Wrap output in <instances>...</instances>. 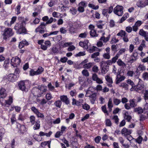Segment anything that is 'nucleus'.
Masks as SVG:
<instances>
[{"instance_id":"obj_20","label":"nucleus","mask_w":148,"mask_h":148,"mask_svg":"<svg viewBox=\"0 0 148 148\" xmlns=\"http://www.w3.org/2000/svg\"><path fill=\"white\" fill-rule=\"evenodd\" d=\"M89 100L91 103L92 104H94L97 99L96 94L95 93L93 94L92 95L89 96Z\"/></svg>"},{"instance_id":"obj_3","label":"nucleus","mask_w":148,"mask_h":148,"mask_svg":"<svg viewBox=\"0 0 148 148\" xmlns=\"http://www.w3.org/2000/svg\"><path fill=\"white\" fill-rule=\"evenodd\" d=\"M123 6L119 5H117L114 9V12L119 16L122 15L123 14Z\"/></svg>"},{"instance_id":"obj_49","label":"nucleus","mask_w":148,"mask_h":148,"mask_svg":"<svg viewBox=\"0 0 148 148\" xmlns=\"http://www.w3.org/2000/svg\"><path fill=\"white\" fill-rule=\"evenodd\" d=\"M83 108L87 110H89L90 108V106L87 103L82 104Z\"/></svg>"},{"instance_id":"obj_62","label":"nucleus","mask_w":148,"mask_h":148,"mask_svg":"<svg viewBox=\"0 0 148 148\" xmlns=\"http://www.w3.org/2000/svg\"><path fill=\"white\" fill-rule=\"evenodd\" d=\"M77 10L80 12L82 13L84 11V8L80 6H78V7L77 8Z\"/></svg>"},{"instance_id":"obj_50","label":"nucleus","mask_w":148,"mask_h":148,"mask_svg":"<svg viewBox=\"0 0 148 148\" xmlns=\"http://www.w3.org/2000/svg\"><path fill=\"white\" fill-rule=\"evenodd\" d=\"M125 49L123 48L121 49L119 51L116 55L119 57L120 55H121L125 52Z\"/></svg>"},{"instance_id":"obj_42","label":"nucleus","mask_w":148,"mask_h":148,"mask_svg":"<svg viewBox=\"0 0 148 148\" xmlns=\"http://www.w3.org/2000/svg\"><path fill=\"white\" fill-rule=\"evenodd\" d=\"M126 82L127 84L130 85L132 87H135V84L133 82L131 79H128L127 80Z\"/></svg>"},{"instance_id":"obj_60","label":"nucleus","mask_w":148,"mask_h":148,"mask_svg":"<svg viewBox=\"0 0 148 148\" xmlns=\"http://www.w3.org/2000/svg\"><path fill=\"white\" fill-rule=\"evenodd\" d=\"M51 51L53 53H58V49L56 47H53L51 49Z\"/></svg>"},{"instance_id":"obj_23","label":"nucleus","mask_w":148,"mask_h":148,"mask_svg":"<svg viewBox=\"0 0 148 148\" xmlns=\"http://www.w3.org/2000/svg\"><path fill=\"white\" fill-rule=\"evenodd\" d=\"M40 122L39 121H37L35 122V124L33 127V129L35 130H38L40 129Z\"/></svg>"},{"instance_id":"obj_46","label":"nucleus","mask_w":148,"mask_h":148,"mask_svg":"<svg viewBox=\"0 0 148 148\" xmlns=\"http://www.w3.org/2000/svg\"><path fill=\"white\" fill-rule=\"evenodd\" d=\"M143 140V138L141 136H139L136 139H135L136 142L139 144H140Z\"/></svg>"},{"instance_id":"obj_25","label":"nucleus","mask_w":148,"mask_h":148,"mask_svg":"<svg viewBox=\"0 0 148 148\" xmlns=\"http://www.w3.org/2000/svg\"><path fill=\"white\" fill-rule=\"evenodd\" d=\"M51 142V141H48L42 142L41 143V146L42 147H44L47 145H48V147L50 148Z\"/></svg>"},{"instance_id":"obj_1","label":"nucleus","mask_w":148,"mask_h":148,"mask_svg":"<svg viewBox=\"0 0 148 148\" xmlns=\"http://www.w3.org/2000/svg\"><path fill=\"white\" fill-rule=\"evenodd\" d=\"M25 25L24 22H21L20 23L17 24L15 26L14 28L18 32L19 34H25L26 33L27 30L25 27Z\"/></svg>"},{"instance_id":"obj_47","label":"nucleus","mask_w":148,"mask_h":148,"mask_svg":"<svg viewBox=\"0 0 148 148\" xmlns=\"http://www.w3.org/2000/svg\"><path fill=\"white\" fill-rule=\"evenodd\" d=\"M112 119L114 120L115 123L118 124L119 121V119L117 115L114 116L112 118Z\"/></svg>"},{"instance_id":"obj_51","label":"nucleus","mask_w":148,"mask_h":148,"mask_svg":"<svg viewBox=\"0 0 148 148\" xmlns=\"http://www.w3.org/2000/svg\"><path fill=\"white\" fill-rule=\"evenodd\" d=\"M101 109L103 112L105 113H106L107 115H108V111L106 110V105L102 106L101 107Z\"/></svg>"},{"instance_id":"obj_57","label":"nucleus","mask_w":148,"mask_h":148,"mask_svg":"<svg viewBox=\"0 0 148 148\" xmlns=\"http://www.w3.org/2000/svg\"><path fill=\"white\" fill-rule=\"evenodd\" d=\"M119 41V40L116 39L115 37H114L112 39L111 41V43L112 44L118 42Z\"/></svg>"},{"instance_id":"obj_19","label":"nucleus","mask_w":148,"mask_h":148,"mask_svg":"<svg viewBox=\"0 0 148 148\" xmlns=\"http://www.w3.org/2000/svg\"><path fill=\"white\" fill-rule=\"evenodd\" d=\"M129 102L130 105L132 108H134L137 106V103L136 101V99L135 98L130 100Z\"/></svg>"},{"instance_id":"obj_45","label":"nucleus","mask_w":148,"mask_h":148,"mask_svg":"<svg viewBox=\"0 0 148 148\" xmlns=\"http://www.w3.org/2000/svg\"><path fill=\"white\" fill-rule=\"evenodd\" d=\"M76 29L73 27H71L69 29V32L71 34H73L76 33Z\"/></svg>"},{"instance_id":"obj_5","label":"nucleus","mask_w":148,"mask_h":148,"mask_svg":"<svg viewBox=\"0 0 148 148\" xmlns=\"http://www.w3.org/2000/svg\"><path fill=\"white\" fill-rule=\"evenodd\" d=\"M13 33L12 32V29L10 28H6L5 29L4 31L3 35L5 36L4 38L6 39V37H9L12 36Z\"/></svg>"},{"instance_id":"obj_22","label":"nucleus","mask_w":148,"mask_h":148,"mask_svg":"<svg viewBox=\"0 0 148 148\" xmlns=\"http://www.w3.org/2000/svg\"><path fill=\"white\" fill-rule=\"evenodd\" d=\"M143 109L140 107L134 108V111L135 112H137L139 114H141L143 112Z\"/></svg>"},{"instance_id":"obj_17","label":"nucleus","mask_w":148,"mask_h":148,"mask_svg":"<svg viewBox=\"0 0 148 148\" xmlns=\"http://www.w3.org/2000/svg\"><path fill=\"white\" fill-rule=\"evenodd\" d=\"M101 32H103L102 36L100 38V40L103 41L104 42H106L109 40V39L110 38V36L109 35L106 38L104 36V35L105 34V32L103 31H101Z\"/></svg>"},{"instance_id":"obj_14","label":"nucleus","mask_w":148,"mask_h":148,"mask_svg":"<svg viewBox=\"0 0 148 148\" xmlns=\"http://www.w3.org/2000/svg\"><path fill=\"white\" fill-rule=\"evenodd\" d=\"M132 133L131 130H128L126 128H124L121 131V134L125 136L129 135Z\"/></svg>"},{"instance_id":"obj_9","label":"nucleus","mask_w":148,"mask_h":148,"mask_svg":"<svg viewBox=\"0 0 148 148\" xmlns=\"http://www.w3.org/2000/svg\"><path fill=\"white\" fill-rule=\"evenodd\" d=\"M3 100L0 99V102L2 106H6L7 105L8 106H9L10 105V104L12 102V98L11 97H10L9 99L8 100H4V103L3 102Z\"/></svg>"},{"instance_id":"obj_7","label":"nucleus","mask_w":148,"mask_h":148,"mask_svg":"<svg viewBox=\"0 0 148 148\" xmlns=\"http://www.w3.org/2000/svg\"><path fill=\"white\" fill-rule=\"evenodd\" d=\"M148 5V0H139L136 3L138 7L143 8Z\"/></svg>"},{"instance_id":"obj_59","label":"nucleus","mask_w":148,"mask_h":148,"mask_svg":"<svg viewBox=\"0 0 148 148\" xmlns=\"http://www.w3.org/2000/svg\"><path fill=\"white\" fill-rule=\"evenodd\" d=\"M132 30V28L130 26L127 27L125 28L126 31L128 33H131Z\"/></svg>"},{"instance_id":"obj_11","label":"nucleus","mask_w":148,"mask_h":148,"mask_svg":"<svg viewBox=\"0 0 148 148\" xmlns=\"http://www.w3.org/2000/svg\"><path fill=\"white\" fill-rule=\"evenodd\" d=\"M146 69V67L144 64H140L137 68L136 72V73L138 75H140L141 73L140 71H141L142 72L145 71Z\"/></svg>"},{"instance_id":"obj_6","label":"nucleus","mask_w":148,"mask_h":148,"mask_svg":"<svg viewBox=\"0 0 148 148\" xmlns=\"http://www.w3.org/2000/svg\"><path fill=\"white\" fill-rule=\"evenodd\" d=\"M101 73L103 74H105L109 70V66L106 64L105 61H102L101 62Z\"/></svg>"},{"instance_id":"obj_13","label":"nucleus","mask_w":148,"mask_h":148,"mask_svg":"<svg viewBox=\"0 0 148 148\" xmlns=\"http://www.w3.org/2000/svg\"><path fill=\"white\" fill-rule=\"evenodd\" d=\"M61 100L66 104L68 105L70 103V101L66 95H63L60 97Z\"/></svg>"},{"instance_id":"obj_15","label":"nucleus","mask_w":148,"mask_h":148,"mask_svg":"<svg viewBox=\"0 0 148 148\" xmlns=\"http://www.w3.org/2000/svg\"><path fill=\"white\" fill-rule=\"evenodd\" d=\"M18 86L20 90L23 91H26V86L24 81L20 82L18 84Z\"/></svg>"},{"instance_id":"obj_24","label":"nucleus","mask_w":148,"mask_h":148,"mask_svg":"<svg viewBox=\"0 0 148 148\" xmlns=\"http://www.w3.org/2000/svg\"><path fill=\"white\" fill-rule=\"evenodd\" d=\"M120 87L124 88L125 90H128L129 88V85L125 83H122L119 85Z\"/></svg>"},{"instance_id":"obj_33","label":"nucleus","mask_w":148,"mask_h":148,"mask_svg":"<svg viewBox=\"0 0 148 148\" xmlns=\"http://www.w3.org/2000/svg\"><path fill=\"white\" fill-rule=\"evenodd\" d=\"M92 64V63L89 62L87 64H84L83 65V66L84 68L85 69H88L91 67Z\"/></svg>"},{"instance_id":"obj_4","label":"nucleus","mask_w":148,"mask_h":148,"mask_svg":"<svg viewBox=\"0 0 148 148\" xmlns=\"http://www.w3.org/2000/svg\"><path fill=\"white\" fill-rule=\"evenodd\" d=\"M20 62V59L17 57H13L11 60V64L14 67H17L19 65Z\"/></svg>"},{"instance_id":"obj_41","label":"nucleus","mask_w":148,"mask_h":148,"mask_svg":"<svg viewBox=\"0 0 148 148\" xmlns=\"http://www.w3.org/2000/svg\"><path fill=\"white\" fill-rule=\"evenodd\" d=\"M70 12L73 15H75L76 14L77 12V10L74 8H71L70 10Z\"/></svg>"},{"instance_id":"obj_16","label":"nucleus","mask_w":148,"mask_h":148,"mask_svg":"<svg viewBox=\"0 0 148 148\" xmlns=\"http://www.w3.org/2000/svg\"><path fill=\"white\" fill-rule=\"evenodd\" d=\"M6 95L5 89L4 88H1L0 90V100H3V98H5Z\"/></svg>"},{"instance_id":"obj_21","label":"nucleus","mask_w":148,"mask_h":148,"mask_svg":"<svg viewBox=\"0 0 148 148\" xmlns=\"http://www.w3.org/2000/svg\"><path fill=\"white\" fill-rule=\"evenodd\" d=\"M124 113V119L128 122H130L132 119L131 116L129 115L127 111H125Z\"/></svg>"},{"instance_id":"obj_56","label":"nucleus","mask_w":148,"mask_h":148,"mask_svg":"<svg viewBox=\"0 0 148 148\" xmlns=\"http://www.w3.org/2000/svg\"><path fill=\"white\" fill-rule=\"evenodd\" d=\"M62 134L60 131L57 132L55 135V137L56 138H59L62 135Z\"/></svg>"},{"instance_id":"obj_29","label":"nucleus","mask_w":148,"mask_h":148,"mask_svg":"<svg viewBox=\"0 0 148 148\" xmlns=\"http://www.w3.org/2000/svg\"><path fill=\"white\" fill-rule=\"evenodd\" d=\"M127 34V33L125 32L123 30H121L120 32H119L117 34V35L118 36H120L121 37H123L124 36H125V35Z\"/></svg>"},{"instance_id":"obj_27","label":"nucleus","mask_w":148,"mask_h":148,"mask_svg":"<svg viewBox=\"0 0 148 148\" xmlns=\"http://www.w3.org/2000/svg\"><path fill=\"white\" fill-rule=\"evenodd\" d=\"M117 63L118 65L120 66L124 67L126 65V64L120 59L118 60Z\"/></svg>"},{"instance_id":"obj_53","label":"nucleus","mask_w":148,"mask_h":148,"mask_svg":"<svg viewBox=\"0 0 148 148\" xmlns=\"http://www.w3.org/2000/svg\"><path fill=\"white\" fill-rule=\"evenodd\" d=\"M31 109L33 112L36 114H37L38 112L39 111L34 106L32 107Z\"/></svg>"},{"instance_id":"obj_43","label":"nucleus","mask_w":148,"mask_h":148,"mask_svg":"<svg viewBox=\"0 0 148 148\" xmlns=\"http://www.w3.org/2000/svg\"><path fill=\"white\" fill-rule=\"evenodd\" d=\"M103 57L105 59H109L110 58V53H105L103 55Z\"/></svg>"},{"instance_id":"obj_55","label":"nucleus","mask_w":148,"mask_h":148,"mask_svg":"<svg viewBox=\"0 0 148 148\" xmlns=\"http://www.w3.org/2000/svg\"><path fill=\"white\" fill-rule=\"evenodd\" d=\"M48 87L49 90L51 91H54V87L52 86L51 83H49L48 85Z\"/></svg>"},{"instance_id":"obj_2","label":"nucleus","mask_w":148,"mask_h":148,"mask_svg":"<svg viewBox=\"0 0 148 148\" xmlns=\"http://www.w3.org/2000/svg\"><path fill=\"white\" fill-rule=\"evenodd\" d=\"M43 71L44 69L41 66H39L36 71L33 69H31L29 72V75L32 76L39 75L41 74Z\"/></svg>"},{"instance_id":"obj_40","label":"nucleus","mask_w":148,"mask_h":148,"mask_svg":"<svg viewBox=\"0 0 148 148\" xmlns=\"http://www.w3.org/2000/svg\"><path fill=\"white\" fill-rule=\"evenodd\" d=\"M30 120V122L32 124L34 125L35 123L36 119L35 117L34 116H31L29 117Z\"/></svg>"},{"instance_id":"obj_37","label":"nucleus","mask_w":148,"mask_h":148,"mask_svg":"<svg viewBox=\"0 0 148 148\" xmlns=\"http://www.w3.org/2000/svg\"><path fill=\"white\" fill-rule=\"evenodd\" d=\"M121 100L117 98H114L113 99V103L116 106H118L121 102Z\"/></svg>"},{"instance_id":"obj_31","label":"nucleus","mask_w":148,"mask_h":148,"mask_svg":"<svg viewBox=\"0 0 148 148\" xmlns=\"http://www.w3.org/2000/svg\"><path fill=\"white\" fill-rule=\"evenodd\" d=\"M87 5V3L85 1H82L80 2L78 4V6L83 7L84 8L86 7Z\"/></svg>"},{"instance_id":"obj_58","label":"nucleus","mask_w":148,"mask_h":148,"mask_svg":"<svg viewBox=\"0 0 148 148\" xmlns=\"http://www.w3.org/2000/svg\"><path fill=\"white\" fill-rule=\"evenodd\" d=\"M108 108L112 107L113 105L112 104V100L111 98H110L108 102Z\"/></svg>"},{"instance_id":"obj_38","label":"nucleus","mask_w":148,"mask_h":148,"mask_svg":"<svg viewBox=\"0 0 148 148\" xmlns=\"http://www.w3.org/2000/svg\"><path fill=\"white\" fill-rule=\"evenodd\" d=\"M62 104V102L60 100H57L54 103V105L58 108H60Z\"/></svg>"},{"instance_id":"obj_35","label":"nucleus","mask_w":148,"mask_h":148,"mask_svg":"<svg viewBox=\"0 0 148 148\" xmlns=\"http://www.w3.org/2000/svg\"><path fill=\"white\" fill-rule=\"evenodd\" d=\"M139 34L140 36L144 37L148 34V33L144 31L143 29H141L139 31Z\"/></svg>"},{"instance_id":"obj_63","label":"nucleus","mask_w":148,"mask_h":148,"mask_svg":"<svg viewBox=\"0 0 148 148\" xmlns=\"http://www.w3.org/2000/svg\"><path fill=\"white\" fill-rule=\"evenodd\" d=\"M119 57L116 55L115 56V57H113L112 59L111 60V61L113 63H115L116 60L118 59Z\"/></svg>"},{"instance_id":"obj_28","label":"nucleus","mask_w":148,"mask_h":148,"mask_svg":"<svg viewBox=\"0 0 148 148\" xmlns=\"http://www.w3.org/2000/svg\"><path fill=\"white\" fill-rule=\"evenodd\" d=\"M18 19L21 22H24L25 25H26V22L28 21V19L27 18H25L24 17H19L18 18Z\"/></svg>"},{"instance_id":"obj_48","label":"nucleus","mask_w":148,"mask_h":148,"mask_svg":"<svg viewBox=\"0 0 148 148\" xmlns=\"http://www.w3.org/2000/svg\"><path fill=\"white\" fill-rule=\"evenodd\" d=\"M86 53L85 51H80L75 54V56L76 57H79L81 56H85Z\"/></svg>"},{"instance_id":"obj_32","label":"nucleus","mask_w":148,"mask_h":148,"mask_svg":"<svg viewBox=\"0 0 148 148\" xmlns=\"http://www.w3.org/2000/svg\"><path fill=\"white\" fill-rule=\"evenodd\" d=\"M90 35L92 37H97L98 36V34H97L96 31L95 30L90 31Z\"/></svg>"},{"instance_id":"obj_30","label":"nucleus","mask_w":148,"mask_h":148,"mask_svg":"<svg viewBox=\"0 0 148 148\" xmlns=\"http://www.w3.org/2000/svg\"><path fill=\"white\" fill-rule=\"evenodd\" d=\"M106 80L109 83H112L113 80L112 78L109 75H107L105 77Z\"/></svg>"},{"instance_id":"obj_36","label":"nucleus","mask_w":148,"mask_h":148,"mask_svg":"<svg viewBox=\"0 0 148 148\" xmlns=\"http://www.w3.org/2000/svg\"><path fill=\"white\" fill-rule=\"evenodd\" d=\"M73 148H78V143L77 141H74L71 143Z\"/></svg>"},{"instance_id":"obj_39","label":"nucleus","mask_w":148,"mask_h":148,"mask_svg":"<svg viewBox=\"0 0 148 148\" xmlns=\"http://www.w3.org/2000/svg\"><path fill=\"white\" fill-rule=\"evenodd\" d=\"M105 124L106 126L110 127L112 126V123L110 119H107L106 120Z\"/></svg>"},{"instance_id":"obj_52","label":"nucleus","mask_w":148,"mask_h":148,"mask_svg":"<svg viewBox=\"0 0 148 148\" xmlns=\"http://www.w3.org/2000/svg\"><path fill=\"white\" fill-rule=\"evenodd\" d=\"M134 73V72L133 71H128L127 73V75L129 77H132Z\"/></svg>"},{"instance_id":"obj_26","label":"nucleus","mask_w":148,"mask_h":148,"mask_svg":"<svg viewBox=\"0 0 148 148\" xmlns=\"http://www.w3.org/2000/svg\"><path fill=\"white\" fill-rule=\"evenodd\" d=\"M5 129L2 127L0 126V141L2 139L3 135L5 133Z\"/></svg>"},{"instance_id":"obj_10","label":"nucleus","mask_w":148,"mask_h":148,"mask_svg":"<svg viewBox=\"0 0 148 148\" xmlns=\"http://www.w3.org/2000/svg\"><path fill=\"white\" fill-rule=\"evenodd\" d=\"M18 77L19 75H16L15 74H10L8 76V79L10 81L14 82L17 80Z\"/></svg>"},{"instance_id":"obj_64","label":"nucleus","mask_w":148,"mask_h":148,"mask_svg":"<svg viewBox=\"0 0 148 148\" xmlns=\"http://www.w3.org/2000/svg\"><path fill=\"white\" fill-rule=\"evenodd\" d=\"M144 97L145 100L148 99V90H145L144 94Z\"/></svg>"},{"instance_id":"obj_34","label":"nucleus","mask_w":148,"mask_h":148,"mask_svg":"<svg viewBox=\"0 0 148 148\" xmlns=\"http://www.w3.org/2000/svg\"><path fill=\"white\" fill-rule=\"evenodd\" d=\"M47 25V24H46V23L44 22L42 23H41L40 25L36 29H44L45 28L46 26Z\"/></svg>"},{"instance_id":"obj_61","label":"nucleus","mask_w":148,"mask_h":148,"mask_svg":"<svg viewBox=\"0 0 148 148\" xmlns=\"http://www.w3.org/2000/svg\"><path fill=\"white\" fill-rule=\"evenodd\" d=\"M33 137L37 141H40L41 140L39 135H34L33 136Z\"/></svg>"},{"instance_id":"obj_54","label":"nucleus","mask_w":148,"mask_h":148,"mask_svg":"<svg viewBox=\"0 0 148 148\" xmlns=\"http://www.w3.org/2000/svg\"><path fill=\"white\" fill-rule=\"evenodd\" d=\"M82 74L86 77H88L89 75V73L87 70L84 69L82 71Z\"/></svg>"},{"instance_id":"obj_8","label":"nucleus","mask_w":148,"mask_h":148,"mask_svg":"<svg viewBox=\"0 0 148 148\" xmlns=\"http://www.w3.org/2000/svg\"><path fill=\"white\" fill-rule=\"evenodd\" d=\"M16 126L18 128V132L20 134H23L26 132V128L24 125H21L19 123H17Z\"/></svg>"},{"instance_id":"obj_44","label":"nucleus","mask_w":148,"mask_h":148,"mask_svg":"<svg viewBox=\"0 0 148 148\" xmlns=\"http://www.w3.org/2000/svg\"><path fill=\"white\" fill-rule=\"evenodd\" d=\"M142 77L144 80H148V73L144 72L143 73Z\"/></svg>"},{"instance_id":"obj_18","label":"nucleus","mask_w":148,"mask_h":148,"mask_svg":"<svg viewBox=\"0 0 148 148\" xmlns=\"http://www.w3.org/2000/svg\"><path fill=\"white\" fill-rule=\"evenodd\" d=\"M138 80L139 81L136 87V88L137 89V90H141L144 87L142 80L140 79H138Z\"/></svg>"},{"instance_id":"obj_12","label":"nucleus","mask_w":148,"mask_h":148,"mask_svg":"<svg viewBox=\"0 0 148 148\" xmlns=\"http://www.w3.org/2000/svg\"><path fill=\"white\" fill-rule=\"evenodd\" d=\"M125 79V77L123 76H121L120 75V73L118 72L116 79V84H118L124 80Z\"/></svg>"}]
</instances>
